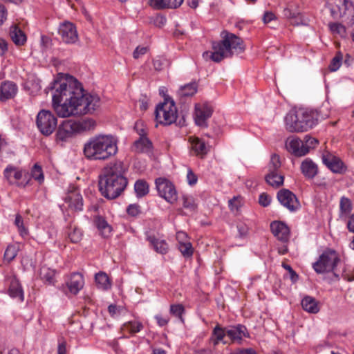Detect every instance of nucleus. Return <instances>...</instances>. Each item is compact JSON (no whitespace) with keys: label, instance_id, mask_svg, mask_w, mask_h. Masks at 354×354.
Segmentation results:
<instances>
[{"label":"nucleus","instance_id":"18","mask_svg":"<svg viewBox=\"0 0 354 354\" xmlns=\"http://www.w3.org/2000/svg\"><path fill=\"white\" fill-rule=\"evenodd\" d=\"M270 229L273 235L281 242L287 243L290 239V229L281 221H273L270 223Z\"/></svg>","mask_w":354,"mask_h":354},{"label":"nucleus","instance_id":"41","mask_svg":"<svg viewBox=\"0 0 354 354\" xmlns=\"http://www.w3.org/2000/svg\"><path fill=\"white\" fill-rule=\"evenodd\" d=\"M68 236L72 243H77L81 241L82 233L80 229L71 225L68 231Z\"/></svg>","mask_w":354,"mask_h":354},{"label":"nucleus","instance_id":"48","mask_svg":"<svg viewBox=\"0 0 354 354\" xmlns=\"http://www.w3.org/2000/svg\"><path fill=\"white\" fill-rule=\"evenodd\" d=\"M317 144L318 140L316 138H312L308 135L305 136L304 140H303V145L304 147L306 148L307 153L309 152L310 149L315 148Z\"/></svg>","mask_w":354,"mask_h":354},{"label":"nucleus","instance_id":"13","mask_svg":"<svg viewBox=\"0 0 354 354\" xmlns=\"http://www.w3.org/2000/svg\"><path fill=\"white\" fill-rule=\"evenodd\" d=\"M277 198L280 204L290 212H295L300 207V203L296 195L289 189L279 190Z\"/></svg>","mask_w":354,"mask_h":354},{"label":"nucleus","instance_id":"53","mask_svg":"<svg viewBox=\"0 0 354 354\" xmlns=\"http://www.w3.org/2000/svg\"><path fill=\"white\" fill-rule=\"evenodd\" d=\"M129 215L136 216L140 213V206L136 204L129 205L127 209Z\"/></svg>","mask_w":354,"mask_h":354},{"label":"nucleus","instance_id":"36","mask_svg":"<svg viewBox=\"0 0 354 354\" xmlns=\"http://www.w3.org/2000/svg\"><path fill=\"white\" fill-rule=\"evenodd\" d=\"M197 84L196 82H192L181 86L178 91L179 97H191L193 96L197 92Z\"/></svg>","mask_w":354,"mask_h":354},{"label":"nucleus","instance_id":"11","mask_svg":"<svg viewBox=\"0 0 354 354\" xmlns=\"http://www.w3.org/2000/svg\"><path fill=\"white\" fill-rule=\"evenodd\" d=\"M281 162L278 155L273 154L268 165L266 181L271 186L279 187L283 185L284 176L280 171Z\"/></svg>","mask_w":354,"mask_h":354},{"label":"nucleus","instance_id":"29","mask_svg":"<svg viewBox=\"0 0 354 354\" xmlns=\"http://www.w3.org/2000/svg\"><path fill=\"white\" fill-rule=\"evenodd\" d=\"M184 0H151V6L155 9L176 8Z\"/></svg>","mask_w":354,"mask_h":354},{"label":"nucleus","instance_id":"39","mask_svg":"<svg viewBox=\"0 0 354 354\" xmlns=\"http://www.w3.org/2000/svg\"><path fill=\"white\" fill-rule=\"evenodd\" d=\"M143 324L136 320L129 321L122 325V329L131 334H136L143 329Z\"/></svg>","mask_w":354,"mask_h":354},{"label":"nucleus","instance_id":"49","mask_svg":"<svg viewBox=\"0 0 354 354\" xmlns=\"http://www.w3.org/2000/svg\"><path fill=\"white\" fill-rule=\"evenodd\" d=\"M31 174L32 178L37 180L39 183L43 182L44 180V174L42 172V169L41 166L37 164H35L31 171Z\"/></svg>","mask_w":354,"mask_h":354},{"label":"nucleus","instance_id":"9","mask_svg":"<svg viewBox=\"0 0 354 354\" xmlns=\"http://www.w3.org/2000/svg\"><path fill=\"white\" fill-rule=\"evenodd\" d=\"M326 6L334 19L346 17L354 20V6L349 0H326Z\"/></svg>","mask_w":354,"mask_h":354},{"label":"nucleus","instance_id":"45","mask_svg":"<svg viewBox=\"0 0 354 354\" xmlns=\"http://www.w3.org/2000/svg\"><path fill=\"white\" fill-rule=\"evenodd\" d=\"M343 56L341 53H337L335 56L332 59L329 65V70L330 71H336L341 66Z\"/></svg>","mask_w":354,"mask_h":354},{"label":"nucleus","instance_id":"20","mask_svg":"<svg viewBox=\"0 0 354 354\" xmlns=\"http://www.w3.org/2000/svg\"><path fill=\"white\" fill-rule=\"evenodd\" d=\"M287 150L295 156H303L307 154L306 148L304 147L303 140L296 137H289L286 141Z\"/></svg>","mask_w":354,"mask_h":354},{"label":"nucleus","instance_id":"37","mask_svg":"<svg viewBox=\"0 0 354 354\" xmlns=\"http://www.w3.org/2000/svg\"><path fill=\"white\" fill-rule=\"evenodd\" d=\"M134 190L138 198L146 196L149 191L148 183L142 179L138 180L134 185Z\"/></svg>","mask_w":354,"mask_h":354},{"label":"nucleus","instance_id":"61","mask_svg":"<svg viewBox=\"0 0 354 354\" xmlns=\"http://www.w3.org/2000/svg\"><path fill=\"white\" fill-rule=\"evenodd\" d=\"M237 229L239 233L240 236H245L248 232V227L244 223H239L237 225Z\"/></svg>","mask_w":354,"mask_h":354},{"label":"nucleus","instance_id":"64","mask_svg":"<svg viewBox=\"0 0 354 354\" xmlns=\"http://www.w3.org/2000/svg\"><path fill=\"white\" fill-rule=\"evenodd\" d=\"M347 227L349 232L354 233V214L350 217L347 223Z\"/></svg>","mask_w":354,"mask_h":354},{"label":"nucleus","instance_id":"10","mask_svg":"<svg viewBox=\"0 0 354 354\" xmlns=\"http://www.w3.org/2000/svg\"><path fill=\"white\" fill-rule=\"evenodd\" d=\"M36 124L42 135L48 136L55 130L57 119L51 111L42 109L37 115Z\"/></svg>","mask_w":354,"mask_h":354},{"label":"nucleus","instance_id":"52","mask_svg":"<svg viewBox=\"0 0 354 354\" xmlns=\"http://www.w3.org/2000/svg\"><path fill=\"white\" fill-rule=\"evenodd\" d=\"M15 224L18 227V229L20 232V234L21 235L27 234V230L24 226L23 218L19 214H17L16 216L15 220Z\"/></svg>","mask_w":354,"mask_h":354},{"label":"nucleus","instance_id":"50","mask_svg":"<svg viewBox=\"0 0 354 354\" xmlns=\"http://www.w3.org/2000/svg\"><path fill=\"white\" fill-rule=\"evenodd\" d=\"M330 30L333 33L339 34L341 36H344L346 34L345 27L339 23H332L329 24Z\"/></svg>","mask_w":354,"mask_h":354},{"label":"nucleus","instance_id":"28","mask_svg":"<svg viewBox=\"0 0 354 354\" xmlns=\"http://www.w3.org/2000/svg\"><path fill=\"white\" fill-rule=\"evenodd\" d=\"M301 304L302 308L309 313L316 314L320 310L319 301L311 296H305L302 299Z\"/></svg>","mask_w":354,"mask_h":354},{"label":"nucleus","instance_id":"42","mask_svg":"<svg viewBox=\"0 0 354 354\" xmlns=\"http://www.w3.org/2000/svg\"><path fill=\"white\" fill-rule=\"evenodd\" d=\"M18 251V246L15 245H9L4 252V260L10 263L17 257Z\"/></svg>","mask_w":354,"mask_h":354},{"label":"nucleus","instance_id":"54","mask_svg":"<svg viewBox=\"0 0 354 354\" xmlns=\"http://www.w3.org/2000/svg\"><path fill=\"white\" fill-rule=\"evenodd\" d=\"M155 319L158 325L160 327L166 326L169 322V317L167 315H156Z\"/></svg>","mask_w":354,"mask_h":354},{"label":"nucleus","instance_id":"46","mask_svg":"<svg viewBox=\"0 0 354 354\" xmlns=\"http://www.w3.org/2000/svg\"><path fill=\"white\" fill-rule=\"evenodd\" d=\"M41 277L43 280L47 282L48 284L55 283V273L53 270L49 269H43L41 271Z\"/></svg>","mask_w":354,"mask_h":354},{"label":"nucleus","instance_id":"38","mask_svg":"<svg viewBox=\"0 0 354 354\" xmlns=\"http://www.w3.org/2000/svg\"><path fill=\"white\" fill-rule=\"evenodd\" d=\"M243 198L240 196H234L228 201V206L230 211L235 214L240 213L241 208L243 207Z\"/></svg>","mask_w":354,"mask_h":354},{"label":"nucleus","instance_id":"23","mask_svg":"<svg viewBox=\"0 0 354 354\" xmlns=\"http://www.w3.org/2000/svg\"><path fill=\"white\" fill-rule=\"evenodd\" d=\"M84 285L83 275L79 272L71 274L69 280L66 282L69 292L74 295H76L83 288Z\"/></svg>","mask_w":354,"mask_h":354},{"label":"nucleus","instance_id":"31","mask_svg":"<svg viewBox=\"0 0 354 354\" xmlns=\"http://www.w3.org/2000/svg\"><path fill=\"white\" fill-rule=\"evenodd\" d=\"M147 239L156 252L162 254L167 253L169 250V246L165 240L158 239L154 236L151 235L148 236Z\"/></svg>","mask_w":354,"mask_h":354},{"label":"nucleus","instance_id":"51","mask_svg":"<svg viewBox=\"0 0 354 354\" xmlns=\"http://www.w3.org/2000/svg\"><path fill=\"white\" fill-rule=\"evenodd\" d=\"M342 277L348 281H354V269L351 267H346L342 272Z\"/></svg>","mask_w":354,"mask_h":354},{"label":"nucleus","instance_id":"58","mask_svg":"<svg viewBox=\"0 0 354 354\" xmlns=\"http://www.w3.org/2000/svg\"><path fill=\"white\" fill-rule=\"evenodd\" d=\"M282 266L288 271L290 279L292 281H296L298 279V274L295 272V271L292 268V267L290 265L283 263Z\"/></svg>","mask_w":354,"mask_h":354},{"label":"nucleus","instance_id":"14","mask_svg":"<svg viewBox=\"0 0 354 354\" xmlns=\"http://www.w3.org/2000/svg\"><path fill=\"white\" fill-rule=\"evenodd\" d=\"M323 163L335 174H344L347 169V167L344 162L337 156L333 153L326 151L322 156Z\"/></svg>","mask_w":354,"mask_h":354},{"label":"nucleus","instance_id":"6","mask_svg":"<svg viewBox=\"0 0 354 354\" xmlns=\"http://www.w3.org/2000/svg\"><path fill=\"white\" fill-rule=\"evenodd\" d=\"M95 125V121L89 118L77 121L66 120L58 126L56 139L59 141H66L77 133L93 129Z\"/></svg>","mask_w":354,"mask_h":354},{"label":"nucleus","instance_id":"40","mask_svg":"<svg viewBox=\"0 0 354 354\" xmlns=\"http://www.w3.org/2000/svg\"><path fill=\"white\" fill-rule=\"evenodd\" d=\"M183 206L189 212H194L197 209V204L194 198L190 195H183L182 196Z\"/></svg>","mask_w":354,"mask_h":354},{"label":"nucleus","instance_id":"19","mask_svg":"<svg viewBox=\"0 0 354 354\" xmlns=\"http://www.w3.org/2000/svg\"><path fill=\"white\" fill-rule=\"evenodd\" d=\"M6 282L8 285V295L12 298H17L20 301H23L24 300V291L16 276H7Z\"/></svg>","mask_w":354,"mask_h":354},{"label":"nucleus","instance_id":"1","mask_svg":"<svg viewBox=\"0 0 354 354\" xmlns=\"http://www.w3.org/2000/svg\"><path fill=\"white\" fill-rule=\"evenodd\" d=\"M48 89L55 91L52 105L61 118L93 114L100 106V97L85 93L81 84L72 76L58 77Z\"/></svg>","mask_w":354,"mask_h":354},{"label":"nucleus","instance_id":"7","mask_svg":"<svg viewBox=\"0 0 354 354\" xmlns=\"http://www.w3.org/2000/svg\"><path fill=\"white\" fill-rule=\"evenodd\" d=\"M339 261L340 259L336 251L332 249H327L313 263V268L317 274L333 272L334 276L339 280V275L335 273L334 270Z\"/></svg>","mask_w":354,"mask_h":354},{"label":"nucleus","instance_id":"3","mask_svg":"<svg viewBox=\"0 0 354 354\" xmlns=\"http://www.w3.org/2000/svg\"><path fill=\"white\" fill-rule=\"evenodd\" d=\"M118 151V139L110 134H99L90 138L83 148L85 158L93 161L109 160L115 156Z\"/></svg>","mask_w":354,"mask_h":354},{"label":"nucleus","instance_id":"30","mask_svg":"<svg viewBox=\"0 0 354 354\" xmlns=\"http://www.w3.org/2000/svg\"><path fill=\"white\" fill-rule=\"evenodd\" d=\"M301 170L302 174L308 178H313L318 172V168L311 160L306 159L301 162Z\"/></svg>","mask_w":354,"mask_h":354},{"label":"nucleus","instance_id":"27","mask_svg":"<svg viewBox=\"0 0 354 354\" xmlns=\"http://www.w3.org/2000/svg\"><path fill=\"white\" fill-rule=\"evenodd\" d=\"M94 223L102 236L104 238H108L111 236L112 227L104 218L100 216H95Z\"/></svg>","mask_w":354,"mask_h":354},{"label":"nucleus","instance_id":"5","mask_svg":"<svg viewBox=\"0 0 354 354\" xmlns=\"http://www.w3.org/2000/svg\"><path fill=\"white\" fill-rule=\"evenodd\" d=\"M318 121V112L306 108L292 109L285 118L286 128L290 132L308 131L315 127Z\"/></svg>","mask_w":354,"mask_h":354},{"label":"nucleus","instance_id":"12","mask_svg":"<svg viewBox=\"0 0 354 354\" xmlns=\"http://www.w3.org/2000/svg\"><path fill=\"white\" fill-rule=\"evenodd\" d=\"M158 194L168 203L173 204L177 199V192L174 184L165 178H158L155 181Z\"/></svg>","mask_w":354,"mask_h":354},{"label":"nucleus","instance_id":"59","mask_svg":"<svg viewBox=\"0 0 354 354\" xmlns=\"http://www.w3.org/2000/svg\"><path fill=\"white\" fill-rule=\"evenodd\" d=\"M274 19H276V16L272 12L267 11L263 14V21L264 24H268Z\"/></svg>","mask_w":354,"mask_h":354},{"label":"nucleus","instance_id":"21","mask_svg":"<svg viewBox=\"0 0 354 354\" xmlns=\"http://www.w3.org/2000/svg\"><path fill=\"white\" fill-rule=\"evenodd\" d=\"M226 333L227 336L232 342H238L239 344L241 343L243 337L247 338L250 337L247 328L242 324L227 327Z\"/></svg>","mask_w":354,"mask_h":354},{"label":"nucleus","instance_id":"16","mask_svg":"<svg viewBox=\"0 0 354 354\" xmlns=\"http://www.w3.org/2000/svg\"><path fill=\"white\" fill-rule=\"evenodd\" d=\"M58 32L62 41L66 44H75L78 39L76 27L69 21H64L61 24Z\"/></svg>","mask_w":354,"mask_h":354},{"label":"nucleus","instance_id":"57","mask_svg":"<svg viewBox=\"0 0 354 354\" xmlns=\"http://www.w3.org/2000/svg\"><path fill=\"white\" fill-rule=\"evenodd\" d=\"M187 179L189 185H194L197 183L198 178L192 169L187 171Z\"/></svg>","mask_w":354,"mask_h":354},{"label":"nucleus","instance_id":"22","mask_svg":"<svg viewBox=\"0 0 354 354\" xmlns=\"http://www.w3.org/2000/svg\"><path fill=\"white\" fill-rule=\"evenodd\" d=\"M18 87L15 83L7 81L1 83L0 86V100L6 102L15 97Z\"/></svg>","mask_w":354,"mask_h":354},{"label":"nucleus","instance_id":"56","mask_svg":"<svg viewBox=\"0 0 354 354\" xmlns=\"http://www.w3.org/2000/svg\"><path fill=\"white\" fill-rule=\"evenodd\" d=\"M271 198L266 194L262 193L259 198V203L263 207H267L270 204Z\"/></svg>","mask_w":354,"mask_h":354},{"label":"nucleus","instance_id":"32","mask_svg":"<svg viewBox=\"0 0 354 354\" xmlns=\"http://www.w3.org/2000/svg\"><path fill=\"white\" fill-rule=\"evenodd\" d=\"M95 281L97 288L108 290L111 288V281L108 275L104 272H99L95 275Z\"/></svg>","mask_w":354,"mask_h":354},{"label":"nucleus","instance_id":"15","mask_svg":"<svg viewBox=\"0 0 354 354\" xmlns=\"http://www.w3.org/2000/svg\"><path fill=\"white\" fill-rule=\"evenodd\" d=\"M67 208L72 211L79 212L83 209V198L80 190L75 187H71L64 198Z\"/></svg>","mask_w":354,"mask_h":354},{"label":"nucleus","instance_id":"47","mask_svg":"<svg viewBox=\"0 0 354 354\" xmlns=\"http://www.w3.org/2000/svg\"><path fill=\"white\" fill-rule=\"evenodd\" d=\"M168 60L163 57H156L153 59V66L156 71H162L168 64Z\"/></svg>","mask_w":354,"mask_h":354},{"label":"nucleus","instance_id":"60","mask_svg":"<svg viewBox=\"0 0 354 354\" xmlns=\"http://www.w3.org/2000/svg\"><path fill=\"white\" fill-rule=\"evenodd\" d=\"M6 19H7V10L3 5L0 4V26L1 25H3L4 21L6 20Z\"/></svg>","mask_w":354,"mask_h":354},{"label":"nucleus","instance_id":"35","mask_svg":"<svg viewBox=\"0 0 354 354\" xmlns=\"http://www.w3.org/2000/svg\"><path fill=\"white\" fill-rule=\"evenodd\" d=\"M353 209L351 201L345 196H342L339 201V215L340 217L348 216Z\"/></svg>","mask_w":354,"mask_h":354},{"label":"nucleus","instance_id":"44","mask_svg":"<svg viewBox=\"0 0 354 354\" xmlns=\"http://www.w3.org/2000/svg\"><path fill=\"white\" fill-rule=\"evenodd\" d=\"M169 312L172 315L178 318L182 322H184L183 314L185 313V308L182 304L171 305Z\"/></svg>","mask_w":354,"mask_h":354},{"label":"nucleus","instance_id":"25","mask_svg":"<svg viewBox=\"0 0 354 354\" xmlns=\"http://www.w3.org/2000/svg\"><path fill=\"white\" fill-rule=\"evenodd\" d=\"M152 147L151 141L147 136H141L133 142L132 151L136 153H149Z\"/></svg>","mask_w":354,"mask_h":354},{"label":"nucleus","instance_id":"17","mask_svg":"<svg viewBox=\"0 0 354 354\" xmlns=\"http://www.w3.org/2000/svg\"><path fill=\"white\" fill-rule=\"evenodd\" d=\"M212 112L213 109L207 102L196 104L194 117L196 124L200 127H207L206 121L211 117Z\"/></svg>","mask_w":354,"mask_h":354},{"label":"nucleus","instance_id":"26","mask_svg":"<svg viewBox=\"0 0 354 354\" xmlns=\"http://www.w3.org/2000/svg\"><path fill=\"white\" fill-rule=\"evenodd\" d=\"M10 36L14 44L17 46H23L27 40L24 31L17 25H12L10 28Z\"/></svg>","mask_w":354,"mask_h":354},{"label":"nucleus","instance_id":"8","mask_svg":"<svg viewBox=\"0 0 354 354\" xmlns=\"http://www.w3.org/2000/svg\"><path fill=\"white\" fill-rule=\"evenodd\" d=\"M156 119L163 125H170L177 119V109L174 100L165 97L162 103L159 104L155 111Z\"/></svg>","mask_w":354,"mask_h":354},{"label":"nucleus","instance_id":"43","mask_svg":"<svg viewBox=\"0 0 354 354\" xmlns=\"http://www.w3.org/2000/svg\"><path fill=\"white\" fill-rule=\"evenodd\" d=\"M178 249L184 257H190L193 255L194 249L190 242L179 241Z\"/></svg>","mask_w":354,"mask_h":354},{"label":"nucleus","instance_id":"4","mask_svg":"<svg viewBox=\"0 0 354 354\" xmlns=\"http://www.w3.org/2000/svg\"><path fill=\"white\" fill-rule=\"evenodd\" d=\"M222 40L212 44V51H205L203 53L204 59H210L215 62H219L224 58L231 57L234 50L242 53L245 50L243 40L236 35L224 30L221 32Z\"/></svg>","mask_w":354,"mask_h":354},{"label":"nucleus","instance_id":"34","mask_svg":"<svg viewBox=\"0 0 354 354\" xmlns=\"http://www.w3.org/2000/svg\"><path fill=\"white\" fill-rule=\"evenodd\" d=\"M226 330L227 327H221V326L218 324H217L214 328L210 340L212 342L214 346L218 345L221 341L223 340L225 336L227 335Z\"/></svg>","mask_w":354,"mask_h":354},{"label":"nucleus","instance_id":"24","mask_svg":"<svg viewBox=\"0 0 354 354\" xmlns=\"http://www.w3.org/2000/svg\"><path fill=\"white\" fill-rule=\"evenodd\" d=\"M189 142L192 151L201 158H204L209 152V147L205 142L198 137H190Z\"/></svg>","mask_w":354,"mask_h":354},{"label":"nucleus","instance_id":"55","mask_svg":"<svg viewBox=\"0 0 354 354\" xmlns=\"http://www.w3.org/2000/svg\"><path fill=\"white\" fill-rule=\"evenodd\" d=\"M148 51V48L145 46H138L133 53V57L135 59L140 58Z\"/></svg>","mask_w":354,"mask_h":354},{"label":"nucleus","instance_id":"62","mask_svg":"<svg viewBox=\"0 0 354 354\" xmlns=\"http://www.w3.org/2000/svg\"><path fill=\"white\" fill-rule=\"evenodd\" d=\"M8 51V42L0 38V56H3Z\"/></svg>","mask_w":354,"mask_h":354},{"label":"nucleus","instance_id":"63","mask_svg":"<svg viewBox=\"0 0 354 354\" xmlns=\"http://www.w3.org/2000/svg\"><path fill=\"white\" fill-rule=\"evenodd\" d=\"M231 354H257V352L252 348H242Z\"/></svg>","mask_w":354,"mask_h":354},{"label":"nucleus","instance_id":"33","mask_svg":"<svg viewBox=\"0 0 354 354\" xmlns=\"http://www.w3.org/2000/svg\"><path fill=\"white\" fill-rule=\"evenodd\" d=\"M22 171L11 165L8 166L4 170V176L10 183H15L22 178Z\"/></svg>","mask_w":354,"mask_h":354},{"label":"nucleus","instance_id":"2","mask_svg":"<svg viewBox=\"0 0 354 354\" xmlns=\"http://www.w3.org/2000/svg\"><path fill=\"white\" fill-rule=\"evenodd\" d=\"M127 171V166L120 160L110 162L104 168L99 180V189L103 196L115 199L121 194L128 184L124 176Z\"/></svg>","mask_w":354,"mask_h":354}]
</instances>
